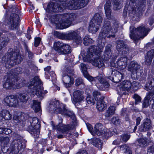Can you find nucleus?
<instances>
[{
  "instance_id": "37",
  "label": "nucleus",
  "mask_w": 154,
  "mask_h": 154,
  "mask_svg": "<svg viewBox=\"0 0 154 154\" xmlns=\"http://www.w3.org/2000/svg\"><path fill=\"white\" fill-rule=\"evenodd\" d=\"M94 79L93 81H95L96 79H98L99 81L102 84V85L104 86L105 88H108L109 86V84L107 82H106L103 78L101 76H99L98 77H95L94 78Z\"/></svg>"
},
{
  "instance_id": "16",
  "label": "nucleus",
  "mask_w": 154,
  "mask_h": 154,
  "mask_svg": "<svg viewBox=\"0 0 154 154\" xmlns=\"http://www.w3.org/2000/svg\"><path fill=\"white\" fill-rule=\"evenodd\" d=\"M73 103L75 105L81 104L84 101L83 93L79 90H75L73 93Z\"/></svg>"
},
{
  "instance_id": "33",
  "label": "nucleus",
  "mask_w": 154,
  "mask_h": 154,
  "mask_svg": "<svg viewBox=\"0 0 154 154\" xmlns=\"http://www.w3.org/2000/svg\"><path fill=\"white\" fill-rule=\"evenodd\" d=\"M106 106V104L103 100H99L97 102V108L100 111L104 110Z\"/></svg>"
},
{
  "instance_id": "49",
  "label": "nucleus",
  "mask_w": 154,
  "mask_h": 154,
  "mask_svg": "<svg viewBox=\"0 0 154 154\" xmlns=\"http://www.w3.org/2000/svg\"><path fill=\"white\" fill-rule=\"evenodd\" d=\"M146 56L149 58H151L152 59H153L154 56V50H151L150 51H148Z\"/></svg>"
},
{
  "instance_id": "3",
  "label": "nucleus",
  "mask_w": 154,
  "mask_h": 154,
  "mask_svg": "<svg viewBox=\"0 0 154 154\" xmlns=\"http://www.w3.org/2000/svg\"><path fill=\"white\" fill-rule=\"evenodd\" d=\"M118 28L116 23L111 24L110 21L105 20L99 36V42L104 45V42L106 38L114 37L115 34L117 32Z\"/></svg>"
},
{
  "instance_id": "60",
  "label": "nucleus",
  "mask_w": 154,
  "mask_h": 154,
  "mask_svg": "<svg viewBox=\"0 0 154 154\" xmlns=\"http://www.w3.org/2000/svg\"><path fill=\"white\" fill-rule=\"evenodd\" d=\"M54 35L55 36L59 37V38L61 39H63L61 38H63V36L62 35L63 34H64L60 33L58 32L55 31L54 32Z\"/></svg>"
},
{
  "instance_id": "7",
  "label": "nucleus",
  "mask_w": 154,
  "mask_h": 154,
  "mask_svg": "<svg viewBox=\"0 0 154 154\" xmlns=\"http://www.w3.org/2000/svg\"><path fill=\"white\" fill-rule=\"evenodd\" d=\"M130 36L131 39L134 40L143 38L148 32L147 29H146L143 25L137 28L130 27Z\"/></svg>"
},
{
  "instance_id": "59",
  "label": "nucleus",
  "mask_w": 154,
  "mask_h": 154,
  "mask_svg": "<svg viewBox=\"0 0 154 154\" xmlns=\"http://www.w3.org/2000/svg\"><path fill=\"white\" fill-rule=\"evenodd\" d=\"M51 77L52 78L51 80L52 81H55L56 80V75L55 73L54 72H50V73H49Z\"/></svg>"
},
{
  "instance_id": "1",
  "label": "nucleus",
  "mask_w": 154,
  "mask_h": 154,
  "mask_svg": "<svg viewBox=\"0 0 154 154\" xmlns=\"http://www.w3.org/2000/svg\"><path fill=\"white\" fill-rule=\"evenodd\" d=\"M101 45V47L95 46H91L88 49L86 55V58L88 61H90L93 66L99 68L104 65L103 59L101 57V54L104 45Z\"/></svg>"
},
{
  "instance_id": "6",
  "label": "nucleus",
  "mask_w": 154,
  "mask_h": 154,
  "mask_svg": "<svg viewBox=\"0 0 154 154\" xmlns=\"http://www.w3.org/2000/svg\"><path fill=\"white\" fill-rule=\"evenodd\" d=\"M22 59L19 53H8L2 58V63L7 68H11L15 64L20 63Z\"/></svg>"
},
{
  "instance_id": "20",
  "label": "nucleus",
  "mask_w": 154,
  "mask_h": 154,
  "mask_svg": "<svg viewBox=\"0 0 154 154\" xmlns=\"http://www.w3.org/2000/svg\"><path fill=\"white\" fill-rule=\"evenodd\" d=\"M62 80L65 87H69L74 83V79L71 76L64 74L63 75Z\"/></svg>"
},
{
  "instance_id": "18",
  "label": "nucleus",
  "mask_w": 154,
  "mask_h": 154,
  "mask_svg": "<svg viewBox=\"0 0 154 154\" xmlns=\"http://www.w3.org/2000/svg\"><path fill=\"white\" fill-rule=\"evenodd\" d=\"M12 153L17 154L20 150L22 148L21 142L20 140H14L11 145Z\"/></svg>"
},
{
  "instance_id": "10",
  "label": "nucleus",
  "mask_w": 154,
  "mask_h": 154,
  "mask_svg": "<svg viewBox=\"0 0 154 154\" xmlns=\"http://www.w3.org/2000/svg\"><path fill=\"white\" fill-rule=\"evenodd\" d=\"M102 20V17L99 14H95L90 23L88 28L89 32L92 33L97 32Z\"/></svg>"
},
{
  "instance_id": "44",
  "label": "nucleus",
  "mask_w": 154,
  "mask_h": 154,
  "mask_svg": "<svg viewBox=\"0 0 154 154\" xmlns=\"http://www.w3.org/2000/svg\"><path fill=\"white\" fill-rule=\"evenodd\" d=\"M83 43L85 45H88L90 43H93L94 41L90 38L88 36H85L83 38Z\"/></svg>"
},
{
  "instance_id": "4",
  "label": "nucleus",
  "mask_w": 154,
  "mask_h": 154,
  "mask_svg": "<svg viewBox=\"0 0 154 154\" xmlns=\"http://www.w3.org/2000/svg\"><path fill=\"white\" fill-rule=\"evenodd\" d=\"M27 86L31 89L33 94L36 95L41 100L43 98L44 94L48 92L46 90L44 91L43 88L41 87V80L38 76L35 77L27 84Z\"/></svg>"
},
{
  "instance_id": "58",
  "label": "nucleus",
  "mask_w": 154,
  "mask_h": 154,
  "mask_svg": "<svg viewBox=\"0 0 154 154\" xmlns=\"http://www.w3.org/2000/svg\"><path fill=\"white\" fill-rule=\"evenodd\" d=\"M41 40V39L39 37L36 38H35L34 45L35 47H37L39 45Z\"/></svg>"
},
{
  "instance_id": "22",
  "label": "nucleus",
  "mask_w": 154,
  "mask_h": 154,
  "mask_svg": "<svg viewBox=\"0 0 154 154\" xmlns=\"http://www.w3.org/2000/svg\"><path fill=\"white\" fill-rule=\"evenodd\" d=\"M127 57L124 56L118 59L117 64L120 69H123L126 68L127 65Z\"/></svg>"
},
{
  "instance_id": "31",
  "label": "nucleus",
  "mask_w": 154,
  "mask_h": 154,
  "mask_svg": "<svg viewBox=\"0 0 154 154\" xmlns=\"http://www.w3.org/2000/svg\"><path fill=\"white\" fill-rule=\"evenodd\" d=\"M116 107L113 106H110L105 113V116L107 117H110L115 113Z\"/></svg>"
},
{
  "instance_id": "24",
  "label": "nucleus",
  "mask_w": 154,
  "mask_h": 154,
  "mask_svg": "<svg viewBox=\"0 0 154 154\" xmlns=\"http://www.w3.org/2000/svg\"><path fill=\"white\" fill-rule=\"evenodd\" d=\"M116 48L118 51H124L127 52L128 51V47L125 45L124 42L119 40L117 41Z\"/></svg>"
},
{
  "instance_id": "5",
  "label": "nucleus",
  "mask_w": 154,
  "mask_h": 154,
  "mask_svg": "<svg viewBox=\"0 0 154 154\" xmlns=\"http://www.w3.org/2000/svg\"><path fill=\"white\" fill-rule=\"evenodd\" d=\"M49 109L50 111H53L56 113L69 116L73 120L75 119V116L73 112L66 109L64 105L60 103L58 101L55 100L51 102L49 105Z\"/></svg>"
},
{
  "instance_id": "42",
  "label": "nucleus",
  "mask_w": 154,
  "mask_h": 154,
  "mask_svg": "<svg viewBox=\"0 0 154 154\" xmlns=\"http://www.w3.org/2000/svg\"><path fill=\"white\" fill-rule=\"evenodd\" d=\"M93 145L101 149L102 147V142L101 140L98 138H96L93 142Z\"/></svg>"
},
{
  "instance_id": "13",
  "label": "nucleus",
  "mask_w": 154,
  "mask_h": 154,
  "mask_svg": "<svg viewBox=\"0 0 154 154\" xmlns=\"http://www.w3.org/2000/svg\"><path fill=\"white\" fill-rule=\"evenodd\" d=\"M79 34L78 32L72 31L62 35L63 37L61 38L69 40H72L77 43L79 44L82 42V39Z\"/></svg>"
},
{
  "instance_id": "63",
  "label": "nucleus",
  "mask_w": 154,
  "mask_h": 154,
  "mask_svg": "<svg viewBox=\"0 0 154 154\" xmlns=\"http://www.w3.org/2000/svg\"><path fill=\"white\" fill-rule=\"evenodd\" d=\"M86 101L88 104H93L94 103V100L93 99L91 100V98L90 97H87L86 98Z\"/></svg>"
},
{
  "instance_id": "26",
  "label": "nucleus",
  "mask_w": 154,
  "mask_h": 154,
  "mask_svg": "<svg viewBox=\"0 0 154 154\" xmlns=\"http://www.w3.org/2000/svg\"><path fill=\"white\" fill-rule=\"evenodd\" d=\"M120 88L124 91H128L131 88V83L129 81L124 80L121 83Z\"/></svg>"
},
{
  "instance_id": "27",
  "label": "nucleus",
  "mask_w": 154,
  "mask_h": 154,
  "mask_svg": "<svg viewBox=\"0 0 154 154\" xmlns=\"http://www.w3.org/2000/svg\"><path fill=\"white\" fill-rule=\"evenodd\" d=\"M81 69L84 76L90 81H93L94 79V78L89 75L87 71V68L85 65L83 63L80 64Z\"/></svg>"
},
{
  "instance_id": "48",
  "label": "nucleus",
  "mask_w": 154,
  "mask_h": 154,
  "mask_svg": "<svg viewBox=\"0 0 154 154\" xmlns=\"http://www.w3.org/2000/svg\"><path fill=\"white\" fill-rule=\"evenodd\" d=\"M130 137V136L128 134H124L121 137V141L122 142H126L129 139Z\"/></svg>"
},
{
  "instance_id": "46",
  "label": "nucleus",
  "mask_w": 154,
  "mask_h": 154,
  "mask_svg": "<svg viewBox=\"0 0 154 154\" xmlns=\"http://www.w3.org/2000/svg\"><path fill=\"white\" fill-rule=\"evenodd\" d=\"M10 139L9 138L6 137H0V141L2 144H3L5 146L9 142Z\"/></svg>"
},
{
  "instance_id": "12",
  "label": "nucleus",
  "mask_w": 154,
  "mask_h": 154,
  "mask_svg": "<svg viewBox=\"0 0 154 154\" xmlns=\"http://www.w3.org/2000/svg\"><path fill=\"white\" fill-rule=\"evenodd\" d=\"M128 70L132 75L140 76L143 73V70L140 66L136 61H131L129 64Z\"/></svg>"
},
{
  "instance_id": "40",
  "label": "nucleus",
  "mask_w": 154,
  "mask_h": 154,
  "mask_svg": "<svg viewBox=\"0 0 154 154\" xmlns=\"http://www.w3.org/2000/svg\"><path fill=\"white\" fill-rule=\"evenodd\" d=\"M138 145L142 147H144L147 145V140L146 139L140 138L137 140Z\"/></svg>"
},
{
  "instance_id": "14",
  "label": "nucleus",
  "mask_w": 154,
  "mask_h": 154,
  "mask_svg": "<svg viewBox=\"0 0 154 154\" xmlns=\"http://www.w3.org/2000/svg\"><path fill=\"white\" fill-rule=\"evenodd\" d=\"M60 121L59 123V124L56 126L53 125V128L58 131L62 132L63 133L65 132L66 133H68L70 130H72L75 127V123H72L69 125H62L61 124L63 119L61 118L60 119Z\"/></svg>"
},
{
  "instance_id": "17",
  "label": "nucleus",
  "mask_w": 154,
  "mask_h": 154,
  "mask_svg": "<svg viewBox=\"0 0 154 154\" xmlns=\"http://www.w3.org/2000/svg\"><path fill=\"white\" fill-rule=\"evenodd\" d=\"M152 102H153L152 104V107L154 109V91L153 92L152 91L149 92V94L145 98L143 104V107L145 108L147 107Z\"/></svg>"
},
{
  "instance_id": "35",
  "label": "nucleus",
  "mask_w": 154,
  "mask_h": 154,
  "mask_svg": "<svg viewBox=\"0 0 154 154\" xmlns=\"http://www.w3.org/2000/svg\"><path fill=\"white\" fill-rule=\"evenodd\" d=\"M33 101L32 108L34 110L35 112H39L41 109L40 103L35 100H33Z\"/></svg>"
},
{
  "instance_id": "55",
  "label": "nucleus",
  "mask_w": 154,
  "mask_h": 154,
  "mask_svg": "<svg viewBox=\"0 0 154 154\" xmlns=\"http://www.w3.org/2000/svg\"><path fill=\"white\" fill-rule=\"evenodd\" d=\"M87 128L89 132L93 135L94 136L95 135V132L91 125L90 124L87 125Z\"/></svg>"
},
{
  "instance_id": "54",
  "label": "nucleus",
  "mask_w": 154,
  "mask_h": 154,
  "mask_svg": "<svg viewBox=\"0 0 154 154\" xmlns=\"http://www.w3.org/2000/svg\"><path fill=\"white\" fill-rule=\"evenodd\" d=\"M107 73L109 75L108 76V79L113 82H115L116 80H115V75H113L112 74H111V73H110V72L109 69Z\"/></svg>"
},
{
  "instance_id": "23",
  "label": "nucleus",
  "mask_w": 154,
  "mask_h": 154,
  "mask_svg": "<svg viewBox=\"0 0 154 154\" xmlns=\"http://www.w3.org/2000/svg\"><path fill=\"white\" fill-rule=\"evenodd\" d=\"M109 71L111 74L115 75L116 82H118L121 81L124 77L123 74L121 72L117 71H113L112 69H109Z\"/></svg>"
},
{
  "instance_id": "15",
  "label": "nucleus",
  "mask_w": 154,
  "mask_h": 154,
  "mask_svg": "<svg viewBox=\"0 0 154 154\" xmlns=\"http://www.w3.org/2000/svg\"><path fill=\"white\" fill-rule=\"evenodd\" d=\"M4 102L7 105L11 107H17L20 105L17 97L15 95L6 97L4 99Z\"/></svg>"
},
{
  "instance_id": "64",
  "label": "nucleus",
  "mask_w": 154,
  "mask_h": 154,
  "mask_svg": "<svg viewBox=\"0 0 154 154\" xmlns=\"http://www.w3.org/2000/svg\"><path fill=\"white\" fill-rule=\"evenodd\" d=\"M76 154H88L85 150H81L78 152Z\"/></svg>"
},
{
  "instance_id": "11",
  "label": "nucleus",
  "mask_w": 154,
  "mask_h": 154,
  "mask_svg": "<svg viewBox=\"0 0 154 154\" xmlns=\"http://www.w3.org/2000/svg\"><path fill=\"white\" fill-rule=\"evenodd\" d=\"M31 125L29 127V130L35 137H39L40 125L38 124V120L36 117H31L29 119Z\"/></svg>"
},
{
  "instance_id": "9",
  "label": "nucleus",
  "mask_w": 154,
  "mask_h": 154,
  "mask_svg": "<svg viewBox=\"0 0 154 154\" xmlns=\"http://www.w3.org/2000/svg\"><path fill=\"white\" fill-rule=\"evenodd\" d=\"M54 49L60 54L66 55L70 53L71 49L68 44L57 41L54 44Z\"/></svg>"
},
{
  "instance_id": "36",
  "label": "nucleus",
  "mask_w": 154,
  "mask_h": 154,
  "mask_svg": "<svg viewBox=\"0 0 154 154\" xmlns=\"http://www.w3.org/2000/svg\"><path fill=\"white\" fill-rule=\"evenodd\" d=\"M121 151L125 153V154H132L130 149L126 145H123L119 146Z\"/></svg>"
},
{
  "instance_id": "57",
  "label": "nucleus",
  "mask_w": 154,
  "mask_h": 154,
  "mask_svg": "<svg viewBox=\"0 0 154 154\" xmlns=\"http://www.w3.org/2000/svg\"><path fill=\"white\" fill-rule=\"evenodd\" d=\"M148 154H154V145L150 146L148 150Z\"/></svg>"
},
{
  "instance_id": "25",
  "label": "nucleus",
  "mask_w": 154,
  "mask_h": 154,
  "mask_svg": "<svg viewBox=\"0 0 154 154\" xmlns=\"http://www.w3.org/2000/svg\"><path fill=\"white\" fill-rule=\"evenodd\" d=\"M104 127L101 123H97L95 126L94 131L95 134L100 135L105 133V130L103 129Z\"/></svg>"
},
{
  "instance_id": "62",
  "label": "nucleus",
  "mask_w": 154,
  "mask_h": 154,
  "mask_svg": "<svg viewBox=\"0 0 154 154\" xmlns=\"http://www.w3.org/2000/svg\"><path fill=\"white\" fill-rule=\"evenodd\" d=\"M82 83V80L81 78H78L75 80V85L76 86H79Z\"/></svg>"
},
{
  "instance_id": "34",
  "label": "nucleus",
  "mask_w": 154,
  "mask_h": 154,
  "mask_svg": "<svg viewBox=\"0 0 154 154\" xmlns=\"http://www.w3.org/2000/svg\"><path fill=\"white\" fill-rule=\"evenodd\" d=\"M133 2H135L138 3V9L140 11L143 10L145 7V3H146V0H136V1H134V0H131Z\"/></svg>"
},
{
  "instance_id": "28",
  "label": "nucleus",
  "mask_w": 154,
  "mask_h": 154,
  "mask_svg": "<svg viewBox=\"0 0 154 154\" xmlns=\"http://www.w3.org/2000/svg\"><path fill=\"white\" fill-rule=\"evenodd\" d=\"M11 117V115L7 110H4L0 112V121L4 119L6 120H10Z\"/></svg>"
},
{
  "instance_id": "45",
  "label": "nucleus",
  "mask_w": 154,
  "mask_h": 154,
  "mask_svg": "<svg viewBox=\"0 0 154 154\" xmlns=\"http://www.w3.org/2000/svg\"><path fill=\"white\" fill-rule=\"evenodd\" d=\"M111 122L112 123L116 125H118L121 123V121L118 116L113 117L111 119Z\"/></svg>"
},
{
  "instance_id": "52",
  "label": "nucleus",
  "mask_w": 154,
  "mask_h": 154,
  "mask_svg": "<svg viewBox=\"0 0 154 154\" xmlns=\"http://www.w3.org/2000/svg\"><path fill=\"white\" fill-rule=\"evenodd\" d=\"M25 47L26 49V53H28V56L29 59H32L34 57V55L33 53L27 48V46L26 45H25Z\"/></svg>"
},
{
  "instance_id": "21",
  "label": "nucleus",
  "mask_w": 154,
  "mask_h": 154,
  "mask_svg": "<svg viewBox=\"0 0 154 154\" xmlns=\"http://www.w3.org/2000/svg\"><path fill=\"white\" fill-rule=\"evenodd\" d=\"M151 127V121L149 119H147L143 121V123L140 127L139 129L141 132H145L150 129Z\"/></svg>"
},
{
  "instance_id": "61",
  "label": "nucleus",
  "mask_w": 154,
  "mask_h": 154,
  "mask_svg": "<svg viewBox=\"0 0 154 154\" xmlns=\"http://www.w3.org/2000/svg\"><path fill=\"white\" fill-rule=\"evenodd\" d=\"M12 8V11L13 12H14L17 13H19L20 12L19 9L16 6H14Z\"/></svg>"
},
{
  "instance_id": "39",
  "label": "nucleus",
  "mask_w": 154,
  "mask_h": 154,
  "mask_svg": "<svg viewBox=\"0 0 154 154\" xmlns=\"http://www.w3.org/2000/svg\"><path fill=\"white\" fill-rule=\"evenodd\" d=\"M18 100H20L19 101L20 103H26L28 99V97L27 95L24 94H20L18 97Z\"/></svg>"
},
{
  "instance_id": "38",
  "label": "nucleus",
  "mask_w": 154,
  "mask_h": 154,
  "mask_svg": "<svg viewBox=\"0 0 154 154\" xmlns=\"http://www.w3.org/2000/svg\"><path fill=\"white\" fill-rule=\"evenodd\" d=\"M93 95L96 100H103L104 99V97L101 96L100 93L97 91H93Z\"/></svg>"
},
{
  "instance_id": "51",
  "label": "nucleus",
  "mask_w": 154,
  "mask_h": 154,
  "mask_svg": "<svg viewBox=\"0 0 154 154\" xmlns=\"http://www.w3.org/2000/svg\"><path fill=\"white\" fill-rule=\"evenodd\" d=\"M22 69L20 67L17 68L15 69L14 70L12 71V73L14 75H16L17 74H20L22 72Z\"/></svg>"
},
{
  "instance_id": "50",
  "label": "nucleus",
  "mask_w": 154,
  "mask_h": 154,
  "mask_svg": "<svg viewBox=\"0 0 154 154\" xmlns=\"http://www.w3.org/2000/svg\"><path fill=\"white\" fill-rule=\"evenodd\" d=\"M51 67L50 66H48L44 69L45 71V77L47 79H50L49 75L48 74L49 73V71L51 69Z\"/></svg>"
},
{
  "instance_id": "53",
  "label": "nucleus",
  "mask_w": 154,
  "mask_h": 154,
  "mask_svg": "<svg viewBox=\"0 0 154 154\" xmlns=\"http://www.w3.org/2000/svg\"><path fill=\"white\" fill-rule=\"evenodd\" d=\"M134 98L135 100V104H137V103L140 102L141 101V98L137 94H134L133 97Z\"/></svg>"
},
{
  "instance_id": "47",
  "label": "nucleus",
  "mask_w": 154,
  "mask_h": 154,
  "mask_svg": "<svg viewBox=\"0 0 154 154\" xmlns=\"http://www.w3.org/2000/svg\"><path fill=\"white\" fill-rule=\"evenodd\" d=\"M140 87L139 83L136 81H133L131 83V88L134 90H137Z\"/></svg>"
},
{
  "instance_id": "8",
  "label": "nucleus",
  "mask_w": 154,
  "mask_h": 154,
  "mask_svg": "<svg viewBox=\"0 0 154 154\" xmlns=\"http://www.w3.org/2000/svg\"><path fill=\"white\" fill-rule=\"evenodd\" d=\"M11 79L10 78H7L5 82L3 85V87L6 89H11L14 88H19L24 85L25 81L20 82L17 81L15 77H14L13 74L11 76Z\"/></svg>"
},
{
  "instance_id": "32",
  "label": "nucleus",
  "mask_w": 154,
  "mask_h": 154,
  "mask_svg": "<svg viewBox=\"0 0 154 154\" xmlns=\"http://www.w3.org/2000/svg\"><path fill=\"white\" fill-rule=\"evenodd\" d=\"M153 88H154V78H149L148 83L146 84L145 89L148 91L149 90H152V89Z\"/></svg>"
},
{
  "instance_id": "43",
  "label": "nucleus",
  "mask_w": 154,
  "mask_h": 154,
  "mask_svg": "<svg viewBox=\"0 0 154 154\" xmlns=\"http://www.w3.org/2000/svg\"><path fill=\"white\" fill-rule=\"evenodd\" d=\"M8 42L7 39L0 37V51L6 45Z\"/></svg>"
},
{
  "instance_id": "56",
  "label": "nucleus",
  "mask_w": 154,
  "mask_h": 154,
  "mask_svg": "<svg viewBox=\"0 0 154 154\" xmlns=\"http://www.w3.org/2000/svg\"><path fill=\"white\" fill-rule=\"evenodd\" d=\"M152 60V59L151 58H149L145 56V62L146 64L147 65H150L151 63Z\"/></svg>"
},
{
  "instance_id": "30",
  "label": "nucleus",
  "mask_w": 154,
  "mask_h": 154,
  "mask_svg": "<svg viewBox=\"0 0 154 154\" xmlns=\"http://www.w3.org/2000/svg\"><path fill=\"white\" fill-rule=\"evenodd\" d=\"M112 53L110 49V46H106L104 54V59L106 60H108L112 56Z\"/></svg>"
},
{
  "instance_id": "2",
  "label": "nucleus",
  "mask_w": 154,
  "mask_h": 154,
  "mask_svg": "<svg viewBox=\"0 0 154 154\" xmlns=\"http://www.w3.org/2000/svg\"><path fill=\"white\" fill-rule=\"evenodd\" d=\"M75 18L73 13H66L54 15L51 18V22L55 24L58 29H63L69 27Z\"/></svg>"
},
{
  "instance_id": "19",
  "label": "nucleus",
  "mask_w": 154,
  "mask_h": 154,
  "mask_svg": "<svg viewBox=\"0 0 154 154\" xmlns=\"http://www.w3.org/2000/svg\"><path fill=\"white\" fill-rule=\"evenodd\" d=\"M11 17H13L10 21L12 29H17L20 25L19 16L17 14H11Z\"/></svg>"
},
{
  "instance_id": "29",
  "label": "nucleus",
  "mask_w": 154,
  "mask_h": 154,
  "mask_svg": "<svg viewBox=\"0 0 154 154\" xmlns=\"http://www.w3.org/2000/svg\"><path fill=\"white\" fill-rule=\"evenodd\" d=\"M111 3L109 1L106 2L104 6V9L106 17L108 19L111 18V10L110 8Z\"/></svg>"
},
{
  "instance_id": "41",
  "label": "nucleus",
  "mask_w": 154,
  "mask_h": 154,
  "mask_svg": "<svg viewBox=\"0 0 154 154\" xmlns=\"http://www.w3.org/2000/svg\"><path fill=\"white\" fill-rule=\"evenodd\" d=\"M113 8L115 10L120 9L122 7V3L120 0H114Z\"/></svg>"
}]
</instances>
